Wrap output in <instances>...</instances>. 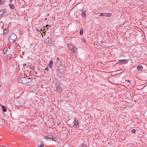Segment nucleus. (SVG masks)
<instances>
[{"label":"nucleus","mask_w":147,"mask_h":147,"mask_svg":"<svg viewBox=\"0 0 147 147\" xmlns=\"http://www.w3.org/2000/svg\"><path fill=\"white\" fill-rule=\"evenodd\" d=\"M57 124L58 125H59L60 124V122H58Z\"/></svg>","instance_id":"nucleus-29"},{"label":"nucleus","mask_w":147,"mask_h":147,"mask_svg":"<svg viewBox=\"0 0 147 147\" xmlns=\"http://www.w3.org/2000/svg\"><path fill=\"white\" fill-rule=\"evenodd\" d=\"M17 39L16 35L14 33L11 34L9 38V40L11 43L14 42Z\"/></svg>","instance_id":"nucleus-4"},{"label":"nucleus","mask_w":147,"mask_h":147,"mask_svg":"<svg viewBox=\"0 0 147 147\" xmlns=\"http://www.w3.org/2000/svg\"><path fill=\"white\" fill-rule=\"evenodd\" d=\"M68 47L72 53V54L71 55V56L73 58H76L78 51L77 48L73 46L71 44H68Z\"/></svg>","instance_id":"nucleus-1"},{"label":"nucleus","mask_w":147,"mask_h":147,"mask_svg":"<svg viewBox=\"0 0 147 147\" xmlns=\"http://www.w3.org/2000/svg\"><path fill=\"white\" fill-rule=\"evenodd\" d=\"M25 65H26V64H24V66Z\"/></svg>","instance_id":"nucleus-32"},{"label":"nucleus","mask_w":147,"mask_h":147,"mask_svg":"<svg viewBox=\"0 0 147 147\" xmlns=\"http://www.w3.org/2000/svg\"><path fill=\"white\" fill-rule=\"evenodd\" d=\"M43 146L44 145L43 144H42L40 145L39 146H38V147H43Z\"/></svg>","instance_id":"nucleus-26"},{"label":"nucleus","mask_w":147,"mask_h":147,"mask_svg":"<svg viewBox=\"0 0 147 147\" xmlns=\"http://www.w3.org/2000/svg\"><path fill=\"white\" fill-rule=\"evenodd\" d=\"M1 107H2V109L3 110V111L4 112H5L6 111H7L6 109V107L4 106H3V105Z\"/></svg>","instance_id":"nucleus-14"},{"label":"nucleus","mask_w":147,"mask_h":147,"mask_svg":"<svg viewBox=\"0 0 147 147\" xmlns=\"http://www.w3.org/2000/svg\"><path fill=\"white\" fill-rule=\"evenodd\" d=\"M111 16V14L109 13H105V16Z\"/></svg>","instance_id":"nucleus-16"},{"label":"nucleus","mask_w":147,"mask_h":147,"mask_svg":"<svg viewBox=\"0 0 147 147\" xmlns=\"http://www.w3.org/2000/svg\"><path fill=\"white\" fill-rule=\"evenodd\" d=\"M6 11V10L5 9H3L0 11V18L2 17V16L3 13Z\"/></svg>","instance_id":"nucleus-8"},{"label":"nucleus","mask_w":147,"mask_h":147,"mask_svg":"<svg viewBox=\"0 0 147 147\" xmlns=\"http://www.w3.org/2000/svg\"><path fill=\"white\" fill-rule=\"evenodd\" d=\"M55 86V91L57 93H59L62 92V89L58 84L56 83Z\"/></svg>","instance_id":"nucleus-5"},{"label":"nucleus","mask_w":147,"mask_h":147,"mask_svg":"<svg viewBox=\"0 0 147 147\" xmlns=\"http://www.w3.org/2000/svg\"><path fill=\"white\" fill-rule=\"evenodd\" d=\"M129 85V84H127V85Z\"/></svg>","instance_id":"nucleus-33"},{"label":"nucleus","mask_w":147,"mask_h":147,"mask_svg":"<svg viewBox=\"0 0 147 147\" xmlns=\"http://www.w3.org/2000/svg\"><path fill=\"white\" fill-rule=\"evenodd\" d=\"M136 132V130L135 129H133L131 130V132L133 133H134Z\"/></svg>","instance_id":"nucleus-25"},{"label":"nucleus","mask_w":147,"mask_h":147,"mask_svg":"<svg viewBox=\"0 0 147 147\" xmlns=\"http://www.w3.org/2000/svg\"><path fill=\"white\" fill-rule=\"evenodd\" d=\"M31 82L30 78H22L19 80L18 82L22 84H26Z\"/></svg>","instance_id":"nucleus-2"},{"label":"nucleus","mask_w":147,"mask_h":147,"mask_svg":"<svg viewBox=\"0 0 147 147\" xmlns=\"http://www.w3.org/2000/svg\"><path fill=\"white\" fill-rule=\"evenodd\" d=\"M9 7L11 9H13L14 8V6L12 4H10L9 5Z\"/></svg>","instance_id":"nucleus-15"},{"label":"nucleus","mask_w":147,"mask_h":147,"mask_svg":"<svg viewBox=\"0 0 147 147\" xmlns=\"http://www.w3.org/2000/svg\"><path fill=\"white\" fill-rule=\"evenodd\" d=\"M79 147H86V146L83 144H81L80 145Z\"/></svg>","instance_id":"nucleus-17"},{"label":"nucleus","mask_w":147,"mask_h":147,"mask_svg":"<svg viewBox=\"0 0 147 147\" xmlns=\"http://www.w3.org/2000/svg\"><path fill=\"white\" fill-rule=\"evenodd\" d=\"M53 35H54V34L52 32H50V36H53Z\"/></svg>","instance_id":"nucleus-24"},{"label":"nucleus","mask_w":147,"mask_h":147,"mask_svg":"<svg viewBox=\"0 0 147 147\" xmlns=\"http://www.w3.org/2000/svg\"><path fill=\"white\" fill-rule=\"evenodd\" d=\"M7 51V48L5 47L4 48L3 51V53L4 54H6Z\"/></svg>","instance_id":"nucleus-13"},{"label":"nucleus","mask_w":147,"mask_h":147,"mask_svg":"<svg viewBox=\"0 0 147 147\" xmlns=\"http://www.w3.org/2000/svg\"><path fill=\"white\" fill-rule=\"evenodd\" d=\"M127 82H128V83H129L130 82V81L129 80H127Z\"/></svg>","instance_id":"nucleus-30"},{"label":"nucleus","mask_w":147,"mask_h":147,"mask_svg":"<svg viewBox=\"0 0 147 147\" xmlns=\"http://www.w3.org/2000/svg\"><path fill=\"white\" fill-rule=\"evenodd\" d=\"M45 43L46 45L49 46H52L53 45L54 43L53 40L50 37L45 38Z\"/></svg>","instance_id":"nucleus-3"},{"label":"nucleus","mask_w":147,"mask_h":147,"mask_svg":"<svg viewBox=\"0 0 147 147\" xmlns=\"http://www.w3.org/2000/svg\"><path fill=\"white\" fill-rule=\"evenodd\" d=\"M47 19V18H45V20H46Z\"/></svg>","instance_id":"nucleus-34"},{"label":"nucleus","mask_w":147,"mask_h":147,"mask_svg":"<svg viewBox=\"0 0 147 147\" xmlns=\"http://www.w3.org/2000/svg\"><path fill=\"white\" fill-rule=\"evenodd\" d=\"M58 70L60 73H63L65 71V68L64 67L61 66L59 67Z\"/></svg>","instance_id":"nucleus-6"},{"label":"nucleus","mask_w":147,"mask_h":147,"mask_svg":"<svg viewBox=\"0 0 147 147\" xmlns=\"http://www.w3.org/2000/svg\"><path fill=\"white\" fill-rule=\"evenodd\" d=\"M7 32V30L5 29L3 30V33L4 34H6Z\"/></svg>","instance_id":"nucleus-22"},{"label":"nucleus","mask_w":147,"mask_h":147,"mask_svg":"<svg viewBox=\"0 0 147 147\" xmlns=\"http://www.w3.org/2000/svg\"><path fill=\"white\" fill-rule=\"evenodd\" d=\"M80 35H82L83 34V31L81 29L80 30Z\"/></svg>","instance_id":"nucleus-18"},{"label":"nucleus","mask_w":147,"mask_h":147,"mask_svg":"<svg viewBox=\"0 0 147 147\" xmlns=\"http://www.w3.org/2000/svg\"><path fill=\"white\" fill-rule=\"evenodd\" d=\"M49 26V25L47 24L46 25V27H47Z\"/></svg>","instance_id":"nucleus-31"},{"label":"nucleus","mask_w":147,"mask_h":147,"mask_svg":"<svg viewBox=\"0 0 147 147\" xmlns=\"http://www.w3.org/2000/svg\"><path fill=\"white\" fill-rule=\"evenodd\" d=\"M78 121L76 120V119H74V127L76 128H77L78 127Z\"/></svg>","instance_id":"nucleus-7"},{"label":"nucleus","mask_w":147,"mask_h":147,"mask_svg":"<svg viewBox=\"0 0 147 147\" xmlns=\"http://www.w3.org/2000/svg\"><path fill=\"white\" fill-rule=\"evenodd\" d=\"M53 61L51 60L50 61L49 63L48 64V66L49 68H51L53 66Z\"/></svg>","instance_id":"nucleus-9"},{"label":"nucleus","mask_w":147,"mask_h":147,"mask_svg":"<svg viewBox=\"0 0 147 147\" xmlns=\"http://www.w3.org/2000/svg\"><path fill=\"white\" fill-rule=\"evenodd\" d=\"M99 16H105V13H101L100 14Z\"/></svg>","instance_id":"nucleus-23"},{"label":"nucleus","mask_w":147,"mask_h":147,"mask_svg":"<svg viewBox=\"0 0 147 147\" xmlns=\"http://www.w3.org/2000/svg\"><path fill=\"white\" fill-rule=\"evenodd\" d=\"M45 138L47 140L49 139H51L52 138H53V137L52 136L49 135L45 137Z\"/></svg>","instance_id":"nucleus-10"},{"label":"nucleus","mask_w":147,"mask_h":147,"mask_svg":"<svg viewBox=\"0 0 147 147\" xmlns=\"http://www.w3.org/2000/svg\"><path fill=\"white\" fill-rule=\"evenodd\" d=\"M86 11H84L82 13V16L84 18H86Z\"/></svg>","instance_id":"nucleus-12"},{"label":"nucleus","mask_w":147,"mask_h":147,"mask_svg":"<svg viewBox=\"0 0 147 147\" xmlns=\"http://www.w3.org/2000/svg\"><path fill=\"white\" fill-rule=\"evenodd\" d=\"M51 139H52L53 140V141H54L56 142H57V139L56 138H54L53 137V138H52Z\"/></svg>","instance_id":"nucleus-20"},{"label":"nucleus","mask_w":147,"mask_h":147,"mask_svg":"<svg viewBox=\"0 0 147 147\" xmlns=\"http://www.w3.org/2000/svg\"><path fill=\"white\" fill-rule=\"evenodd\" d=\"M4 2L3 0H0V4H3Z\"/></svg>","instance_id":"nucleus-21"},{"label":"nucleus","mask_w":147,"mask_h":147,"mask_svg":"<svg viewBox=\"0 0 147 147\" xmlns=\"http://www.w3.org/2000/svg\"><path fill=\"white\" fill-rule=\"evenodd\" d=\"M121 62L122 63H126L125 62L126 61L124 60H121Z\"/></svg>","instance_id":"nucleus-19"},{"label":"nucleus","mask_w":147,"mask_h":147,"mask_svg":"<svg viewBox=\"0 0 147 147\" xmlns=\"http://www.w3.org/2000/svg\"><path fill=\"white\" fill-rule=\"evenodd\" d=\"M2 85V82H1V80H0V86H1Z\"/></svg>","instance_id":"nucleus-28"},{"label":"nucleus","mask_w":147,"mask_h":147,"mask_svg":"<svg viewBox=\"0 0 147 147\" xmlns=\"http://www.w3.org/2000/svg\"><path fill=\"white\" fill-rule=\"evenodd\" d=\"M48 67H49L48 66L47 67H45V70H49V69H48Z\"/></svg>","instance_id":"nucleus-27"},{"label":"nucleus","mask_w":147,"mask_h":147,"mask_svg":"<svg viewBox=\"0 0 147 147\" xmlns=\"http://www.w3.org/2000/svg\"><path fill=\"white\" fill-rule=\"evenodd\" d=\"M143 67L142 65H140L138 66L137 67V69L138 70H142L143 69Z\"/></svg>","instance_id":"nucleus-11"}]
</instances>
